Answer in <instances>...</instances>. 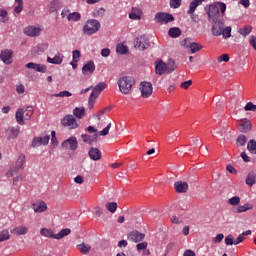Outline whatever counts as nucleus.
I'll return each mask as SVG.
<instances>
[{
  "instance_id": "1",
  "label": "nucleus",
  "mask_w": 256,
  "mask_h": 256,
  "mask_svg": "<svg viewBox=\"0 0 256 256\" xmlns=\"http://www.w3.org/2000/svg\"><path fill=\"white\" fill-rule=\"evenodd\" d=\"M135 83L136 81L133 76H123L117 80L119 91L123 95H131V91H133V86Z\"/></svg>"
},
{
  "instance_id": "2",
  "label": "nucleus",
  "mask_w": 256,
  "mask_h": 256,
  "mask_svg": "<svg viewBox=\"0 0 256 256\" xmlns=\"http://www.w3.org/2000/svg\"><path fill=\"white\" fill-rule=\"evenodd\" d=\"M175 71V60H169L168 64H165L162 60L155 62L156 75H165V73H173Z\"/></svg>"
},
{
  "instance_id": "3",
  "label": "nucleus",
  "mask_w": 256,
  "mask_h": 256,
  "mask_svg": "<svg viewBox=\"0 0 256 256\" xmlns=\"http://www.w3.org/2000/svg\"><path fill=\"white\" fill-rule=\"evenodd\" d=\"M101 29V23L97 19L87 20L86 24L82 28L84 35H95Z\"/></svg>"
},
{
  "instance_id": "4",
  "label": "nucleus",
  "mask_w": 256,
  "mask_h": 256,
  "mask_svg": "<svg viewBox=\"0 0 256 256\" xmlns=\"http://www.w3.org/2000/svg\"><path fill=\"white\" fill-rule=\"evenodd\" d=\"M150 46L149 38L145 35L137 36L134 40V47L138 49V51H145V49H149Z\"/></svg>"
},
{
  "instance_id": "5",
  "label": "nucleus",
  "mask_w": 256,
  "mask_h": 256,
  "mask_svg": "<svg viewBox=\"0 0 256 256\" xmlns=\"http://www.w3.org/2000/svg\"><path fill=\"white\" fill-rule=\"evenodd\" d=\"M154 21L161 25H167V23H173V21H175V17L172 16V14L160 12L155 15Z\"/></svg>"
},
{
  "instance_id": "6",
  "label": "nucleus",
  "mask_w": 256,
  "mask_h": 256,
  "mask_svg": "<svg viewBox=\"0 0 256 256\" xmlns=\"http://www.w3.org/2000/svg\"><path fill=\"white\" fill-rule=\"evenodd\" d=\"M205 11L208 15V21H219V17H221V12H219V7L211 4L208 8H205Z\"/></svg>"
},
{
  "instance_id": "7",
  "label": "nucleus",
  "mask_w": 256,
  "mask_h": 256,
  "mask_svg": "<svg viewBox=\"0 0 256 256\" xmlns=\"http://www.w3.org/2000/svg\"><path fill=\"white\" fill-rule=\"evenodd\" d=\"M23 165H25V154H20L15 164L10 168V177H13V175H17L20 169H24Z\"/></svg>"
},
{
  "instance_id": "8",
  "label": "nucleus",
  "mask_w": 256,
  "mask_h": 256,
  "mask_svg": "<svg viewBox=\"0 0 256 256\" xmlns=\"http://www.w3.org/2000/svg\"><path fill=\"white\" fill-rule=\"evenodd\" d=\"M212 24V35L215 37H221V34L223 33V29L225 27V22L223 20H216L210 22Z\"/></svg>"
},
{
  "instance_id": "9",
  "label": "nucleus",
  "mask_w": 256,
  "mask_h": 256,
  "mask_svg": "<svg viewBox=\"0 0 256 256\" xmlns=\"http://www.w3.org/2000/svg\"><path fill=\"white\" fill-rule=\"evenodd\" d=\"M62 147L64 149H69L70 151H77V147H79V142L77 141V137L71 136L70 138L64 140L62 142Z\"/></svg>"
},
{
  "instance_id": "10",
  "label": "nucleus",
  "mask_w": 256,
  "mask_h": 256,
  "mask_svg": "<svg viewBox=\"0 0 256 256\" xmlns=\"http://www.w3.org/2000/svg\"><path fill=\"white\" fill-rule=\"evenodd\" d=\"M61 124L63 127H68V129H77L79 127V124L77 123V120H75V117L73 115H66L62 120Z\"/></svg>"
},
{
  "instance_id": "11",
  "label": "nucleus",
  "mask_w": 256,
  "mask_h": 256,
  "mask_svg": "<svg viewBox=\"0 0 256 256\" xmlns=\"http://www.w3.org/2000/svg\"><path fill=\"white\" fill-rule=\"evenodd\" d=\"M141 96L147 99L153 95V84L151 82H141Z\"/></svg>"
},
{
  "instance_id": "12",
  "label": "nucleus",
  "mask_w": 256,
  "mask_h": 256,
  "mask_svg": "<svg viewBox=\"0 0 256 256\" xmlns=\"http://www.w3.org/2000/svg\"><path fill=\"white\" fill-rule=\"evenodd\" d=\"M0 60L5 63V65H11L13 63V50L5 49L0 52Z\"/></svg>"
},
{
  "instance_id": "13",
  "label": "nucleus",
  "mask_w": 256,
  "mask_h": 256,
  "mask_svg": "<svg viewBox=\"0 0 256 256\" xmlns=\"http://www.w3.org/2000/svg\"><path fill=\"white\" fill-rule=\"evenodd\" d=\"M236 127L240 133H249L251 131V128L253 127L251 125V121L244 119V120H238Z\"/></svg>"
},
{
  "instance_id": "14",
  "label": "nucleus",
  "mask_w": 256,
  "mask_h": 256,
  "mask_svg": "<svg viewBox=\"0 0 256 256\" xmlns=\"http://www.w3.org/2000/svg\"><path fill=\"white\" fill-rule=\"evenodd\" d=\"M105 87H107V84L104 82L98 83L95 87H92V93L90 94V97L92 99H97L99 95H101V92L105 91Z\"/></svg>"
},
{
  "instance_id": "15",
  "label": "nucleus",
  "mask_w": 256,
  "mask_h": 256,
  "mask_svg": "<svg viewBox=\"0 0 256 256\" xmlns=\"http://www.w3.org/2000/svg\"><path fill=\"white\" fill-rule=\"evenodd\" d=\"M24 34L28 37H39V35H41V28L36 26H27L24 28Z\"/></svg>"
},
{
  "instance_id": "16",
  "label": "nucleus",
  "mask_w": 256,
  "mask_h": 256,
  "mask_svg": "<svg viewBox=\"0 0 256 256\" xmlns=\"http://www.w3.org/2000/svg\"><path fill=\"white\" fill-rule=\"evenodd\" d=\"M26 69H33L38 73H47V66L45 64H37L35 62H30L25 65Z\"/></svg>"
},
{
  "instance_id": "17",
  "label": "nucleus",
  "mask_w": 256,
  "mask_h": 256,
  "mask_svg": "<svg viewBox=\"0 0 256 256\" xmlns=\"http://www.w3.org/2000/svg\"><path fill=\"white\" fill-rule=\"evenodd\" d=\"M51 137L49 135L44 137H35L32 140V147H41V145H49V140Z\"/></svg>"
},
{
  "instance_id": "18",
  "label": "nucleus",
  "mask_w": 256,
  "mask_h": 256,
  "mask_svg": "<svg viewBox=\"0 0 256 256\" xmlns=\"http://www.w3.org/2000/svg\"><path fill=\"white\" fill-rule=\"evenodd\" d=\"M95 69V62L90 60L82 67V73L83 75H92V73H95Z\"/></svg>"
},
{
  "instance_id": "19",
  "label": "nucleus",
  "mask_w": 256,
  "mask_h": 256,
  "mask_svg": "<svg viewBox=\"0 0 256 256\" xmlns=\"http://www.w3.org/2000/svg\"><path fill=\"white\" fill-rule=\"evenodd\" d=\"M128 239L129 241H133L134 243H139L140 241H143V239H145V234L134 230L128 235Z\"/></svg>"
},
{
  "instance_id": "20",
  "label": "nucleus",
  "mask_w": 256,
  "mask_h": 256,
  "mask_svg": "<svg viewBox=\"0 0 256 256\" xmlns=\"http://www.w3.org/2000/svg\"><path fill=\"white\" fill-rule=\"evenodd\" d=\"M88 155L90 159H92V161H101V157H102L101 150H99L96 147H91L88 152Z\"/></svg>"
},
{
  "instance_id": "21",
  "label": "nucleus",
  "mask_w": 256,
  "mask_h": 256,
  "mask_svg": "<svg viewBox=\"0 0 256 256\" xmlns=\"http://www.w3.org/2000/svg\"><path fill=\"white\" fill-rule=\"evenodd\" d=\"M174 189L177 193H187L189 184H187V182L178 181L174 183Z\"/></svg>"
},
{
  "instance_id": "22",
  "label": "nucleus",
  "mask_w": 256,
  "mask_h": 256,
  "mask_svg": "<svg viewBox=\"0 0 256 256\" xmlns=\"http://www.w3.org/2000/svg\"><path fill=\"white\" fill-rule=\"evenodd\" d=\"M141 15H143L141 8L132 7L131 13L129 14V19H132L133 21H139V19H141Z\"/></svg>"
},
{
  "instance_id": "23",
  "label": "nucleus",
  "mask_w": 256,
  "mask_h": 256,
  "mask_svg": "<svg viewBox=\"0 0 256 256\" xmlns=\"http://www.w3.org/2000/svg\"><path fill=\"white\" fill-rule=\"evenodd\" d=\"M62 4L59 0H53L48 4L49 13H57L61 9Z\"/></svg>"
},
{
  "instance_id": "24",
  "label": "nucleus",
  "mask_w": 256,
  "mask_h": 256,
  "mask_svg": "<svg viewBox=\"0 0 256 256\" xmlns=\"http://www.w3.org/2000/svg\"><path fill=\"white\" fill-rule=\"evenodd\" d=\"M253 207V204L246 203L244 205L238 206L237 208H234L233 213H247V211H251Z\"/></svg>"
},
{
  "instance_id": "25",
  "label": "nucleus",
  "mask_w": 256,
  "mask_h": 256,
  "mask_svg": "<svg viewBox=\"0 0 256 256\" xmlns=\"http://www.w3.org/2000/svg\"><path fill=\"white\" fill-rule=\"evenodd\" d=\"M13 235H27L29 233V228L26 226H18L10 230Z\"/></svg>"
},
{
  "instance_id": "26",
  "label": "nucleus",
  "mask_w": 256,
  "mask_h": 256,
  "mask_svg": "<svg viewBox=\"0 0 256 256\" xmlns=\"http://www.w3.org/2000/svg\"><path fill=\"white\" fill-rule=\"evenodd\" d=\"M63 59H65L63 54H57L54 56V58L48 57L47 62L51 63L52 65H61V63H63Z\"/></svg>"
},
{
  "instance_id": "27",
  "label": "nucleus",
  "mask_w": 256,
  "mask_h": 256,
  "mask_svg": "<svg viewBox=\"0 0 256 256\" xmlns=\"http://www.w3.org/2000/svg\"><path fill=\"white\" fill-rule=\"evenodd\" d=\"M32 209L35 213H43L47 211V204L45 202L34 203Z\"/></svg>"
},
{
  "instance_id": "28",
  "label": "nucleus",
  "mask_w": 256,
  "mask_h": 256,
  "mask_svg": "<svg viewBox=\"0 0 256 256\" xmlns=\"http://www.w3.org/2000/svg\"><path fill=\"white\" fill-rule=\"evenodd\" d=\"M25 110L23 108H19L16 111L15 117H16V121L18 123V125H25Z\"/></svg>"
},
{
  "instance_id": "29",
  "label": "nucleus",
  "mask_w": 256,
  "mask_h": 256,
  "mask_svg": "<svg viewBox=\"0 0 256 256\" xmlns=\"http://www.w3.org/2000/svg\"><path fill=\"white\" fill-rule=\"evenodd\" d=\"M81 137L84 143H88V145H92L93 141H97V137H99V134L95 133L93 136L82 134Z\"/></svg>"
},
{
  "instance_id": "30",
  "label": "nucleus",
  "mask_w": 256,
  "mask_h": 256,
  "mask_svg": "<svg viewBox=\"0 0 256 256\" xmlns=\"http://www.w3.org/2000/svg\"><path fill=\"white\" fill-rule=\"evenodd\" d=\"M199 5H203V2L201 0H193L190 3L189 10H188V15H193L195 13L196 9L199 7Z\"/></svg>"
},
{
  "instance_id": "31",
  "label": "nucleus",
  "mask_w": 256,
  "mask_h": 256,
  "mask_svg": "<svg viewBox=\"0 0 256 256\" xmlns=\"http://www.w3.org/2000/svg\"><path fill=\"white\" fill-rule=\"evenodd\" d=\"M181 33H182V31H181V28H179V27L170 28L168 31V35L172 39H177V37H181Z\"/></svg>"
},
{
  "instance_id": "32",
  "label": "nucleus",
  "mask_w": 256,
  "mask_h": 256,
  "mask_svg": "<svg viewBox=\"0 0 256 256\" xmlns=\"http://www.w3.org/2000/svg\"><path fill=\"white\" fill-rule=\"evenodd\" d=\"M77 249L80 251V253H82V255H87L89 251H91V245L82 242L81 244L77 245Z\"/></svg>"
},
{
  "instance_id": "33",
  "label": "nucleus",
  "mask_w": 256,
  "mask_h": 256,
  "mask_svg": "<svg viewBox=\"0 0 256 256\" xmlns=\"http://www.w3.org/2000/svg\"><path fill=\"white\" fill-rule=\"evenodd\" d=\"M116 53L118 55H127L129 53V48L125 44H117Z\"/></svg>"
},
{
  "instance_id": "34",
  "label": "nucleus",
  "mask_w": 256,
  "mask_h": 256,
  "mask_svg": "<svg viewBox=\"0 0 256 256\" xmlns=\"http://www.w3.org/2000/svg\"><path fill=\"white\" fill-rule=\"evenodd\" d=\"M73 115L77 117V119H83L85 117V107H76L73 110Z\"/></svg>"
},
{
  "instance_id": "35",
  "label": "nucleus",
  "mask_w": 256,
  "mask_h": 256,
  "mask_svg": "<svg viewBox=\"0 0 256 256\" xmlns=\"http://www.w3.org/2000/svg\"><path fill=\"white\" fill-rule=\"evenodd\" d=\"M40 235H42V237H48L49 239H55V234H53V230L51 229L42 228Z\"/></svg>"
},
{
  "instance_id": "36",
  "label": "nucleus",
  "mask_w": 256,
  "mask_h": 256,
  "mask_svg": "<svg viewBox=\"0 0 256 256\" xmlns=\"http://www.w3.org/2000/svg\"><path fill=\"white\" fill-rule=\"evenodd\" d=\"M67 235H71V229L69 228L62 229L58 234H55L54 239H63Z\"/></svg>"
},
{
  "instance_id": "37",
  "label": "nucleus",
  "mask_w": 256,
  "mask_h": 256,
  "mask_svg": "<svg viewBox=\"0 0 256 256\" xmlns=\"http://www.w3.org/2000/svg\"><path fill=\"white\" fill-rule=\"evenodd\" d=\"M201 49H203V45H201L200 43H197V42H192V44L190 46V51H191L192 55H194V53H199V51H201Z\"/></svg>"
},
{
  "instance_id": "38",
  "label": "nucleus",
  "mask_w": 256,
  "mask_h": 256,
  "mask_svg": "<svg viewBox=\"0 0 256 256\" xmlns=\"http://www.w3.org/2000/svg\"><path fill=\"white\" fill-rule=\"evenodd\" d=\"M247 149L252 155H256V141L250 140L247 144Z\"/></svg>"
},
{
  "instance_id": "39",
  "label": "nucleus",
  "mask_w": 256,
  "mask_h": 256,
  "mask_svg": "<svg viewBox=\"0 0 256 256\" xmlns=\"http://www.w3.org/2000/svg\"><path fill=\"white\" fill-rule=\"evenodd\" d=\"M11 239V235L9 234V230L4 229L0 232V243L3 241H9Z\"/></svg>"
},
{
  "instance_id": "40",
  "label": "nucleus",
  "mask_w": 256,
  "mask_h": 256,
  "mask_svg": "<svg viewBox=\"0 0 256 256\" xmlns=\"http://www.w3.org/2000/svg\"><path fill=\"white\" fill-rule=\"evenodd\" d=\"M256 183V176L253 173H249L246 178V185H249L250 187H253Z\"/></svg>"
},
{
  "instance_id": "41",
  "label": "nucleus",
  "mask_w": 256,
  "mask_h": 256,
  "mask_svg": "<svg viewBox=\"0 0 256 256\" xmlns=\"http://www.w3.org/2000/svg\"><path fill=\"white\" fill-rule=\"evenodd\" d=\"M253 27L251 26H244L243 28L238 30V33H240V35H242L243 37H247V35H249L252 31Z\"/></svg>"
},
{
  "instance_id": "42",
  "label": "nucleus",
  "mask_w": 256,
  "mask_h": 256,
  "mask_svg": "<svg viewBox=\"0 0 256 256\" xmlns=\"http://www.w3.org/2000/svg\"><path fill=\"white\" fill-rule=\"evenodd\" d=\"M68 21H81V14L79 12H70L68 16Z\"/></svg>"
},
{
  "instance_id": "43",
  "label": "nucleus",
  "mask_w": 256,
  "mask_h": 256,
  "mask_svg": "<svg viewBox=\"0 0 256 256\" xmlns=\"http://www.w3.org/2000/svg\"><path fill=\"white\" fill-rule=\"evenodd\" d=\"M32 116H33V108L31 106L26 107L24 110V119L26 121H29V119H31Z\"/></svg>"
},
{
  "instance_id": "44",
  "label": "nucleus",
  "mask_w": 256,
  "mask_h": 256,
  "mask_svg": "<svg viewBox=\"0 0 256 256\" xmlns=\"http://www.w3.org/2000/svg\"><path fill=\"white\" fill-rule=\"evenodd\" d=\"M107 211H109L110 213H115V211H117V203L116 202H108L105 205Z\"/></svg>"
},
{
  "instance_id": "45",
  "label": "nucleus",
  "mask_w": 256,
  "mask_h": 256,
  "mask_svg": "<svg viewBox=\"0 0 256 256\" xmlns=\"http://www.w3.org/2000/svg\"><path fill=\"white\" fill-rule=\"evenodd\" d=\"M247 143V137L245 135H239L236 140L238 147H243Z\"/></svg>"
},
{
  "instance_id": "46",
  "label": "nucleus",
  "mask_w": 256,
  "mask_h": 256,
  "mask_svg": "<svg viewBox=\"0 0 256 256\" xmlns=\"http://www.w3.org/2000/svg\"><path fill=\"white\" fill-rule=\"evenodd\" d=\"M221 35L224 39H229L231 37V26L224 27Z\"/></svg>"
},
{
  "instance_id": "47",
  "label": "nucleus",
  "mask_w": 256,
  "mask_h": 256,
  "mask_svg": "<svg viewBox=\"0 0 256 256\" xmlns=\"http://www.w3.org/2000/svg\"><path fill=\"white\" fill-rule=\"evenodd\" d=\"M228 203L229 205L236 207V205H239V203H241V198L239 196H234L228 200Z\"/></svg>"
},
{
  "instance_id": "48",
  "label": "nucleus",
  "mask_w": 256,
  "mask_h": 256,
  "mask_svg": "<svg viewBox=\"0 0 256 256\" xmlns=\"http://www.w3.org/2000/svg\"><path fill=\"white\" fill-rule=\"evenodd\" d=\"M73 94L67 90L61 91L57 94H53L52 97H72Z\"/></svg>"
},
{
  "instance_id": "49",
  "label": "nucleus",
  "mask_w": 256,
  "mask_h": 256,
  "mask_svg": "<svg viewBox=\"0 0 256 256\" xmlns=\"http://www.w3.org/2000/svg\"><path fill=\"white\" fill-rule=\"evenodd\" d=\"M20 131H21V128H20L19 126L12 127V128L10 129V133H11L13 139L19 137Z\"/></svg>"
},
{
  "instance_id": "50",
  "label": "nucleus",
  "mask_w": 256,
  "mask_h": 256,
  "mask_svg": "<svg viewBox=\"0 0 256 256\" xmlns=\"http://www.w3.org/2000/svg\"><path fill=\"white\" fill-rule=\"evenodd\" d=\"M192 44H193V41H191L190 38H185L181 42V46L185 47V49H190Z\"/></svg>"
},
{
  "instance_id": "51",
  "label": "nucleus",
  "mask_w": 256,
  "mask_h": 256,
  "mask_svg": "<svg viewBox=\"0 0 256 256\" xmlns=\"http://www.w3.org/2000/svg\"><path fill=\"white\" fill-rule=\"evenodd\" d=\"M215 6L218 7V11H220L222 15H224L225 11H227V5H225L223 2H217Z\"/></svg>"
},
{
  "instance_id": "52",
  "label": "nucleus",
  "mask_w": 256,
  "mask_h": 256,
  "mask_svg": "<svg viewBox=\"0 0 256 256\" xmlns=\"http://www.w3.org/2000/svg\"><path fill=\"white\" fill-rule=\"evenodd\" d=\"M72 59L74 63H79V59H81V52L79 50H74L72 52Z\"/></svg>"
},
{
  "instance_id": "53",
  "label": "nucleus",
  "mask_w": 256,
  "mask_h": 256,
  "mask_svg": "<svg viewBox=\"0 0 256 256\" xmlns=\"http://www.w3.org/2000/svg\"><path fill=\"white\" fill-rule=\"evenodd\" d=\"M109 111H111V108H104V109L100 110L98 112V114L96 115L98 121H101L102 117L105 116V113H109Z\"/></svg>"
},
{
  "instance_id": "54",
  "label": "nucleus",
  "mask_w": 256,
  "mask_h": 256,
  "mask_svg": "<svg viewBox=\"0 0 256 256\" xmlns=\"http://www.w3.org/2000/svg\"><path fill=\"white\" fill-rule=\"evenodd\" d=\"M171 9H179L181 7V0H170Z\"/></svg>"
},
{
  "instance_id": "55",
  "label": "nucleus",
  "mask_w": 256,
  "mask_h": 256,
  "mask_svg": "<svg viewBox=\"0 0 256 256\" xmlns=\"http://www.w3.org/2000/svg\"><path fill=\"white\" fill-rule=\"evenodd\" d=\"M218 63H229V54H222L217 58Z\"/></svg>"
},
{
  "instance_id": "56",
  "label": "nucleus",
  "mask_w": 256,
  "mask_h": 256,
  "mask_svg": "<svg viewBox=\"0 0 256 256\" xmlns=\"http://www.w3.org/2000/svg\"><path fill=\"white\" fill-rule=\"evenodd\" d=\"M245 111H253L256 112V105L253 104V102H248L245 107H244Z\"/></svg>"
},
{
  "instance_id": "57",
  "label": "nucleus",
  "mask_w": 256,
  "mask_h": 256,
  "mask_svg": "<svg viewBox=\"0 0 256 256\" xmlns=\"http://www.w3.org/2000/svg\"><path fill=\"white\" fill-rule=\"evenodd\" d=\"M110 129H111V123H108V125L102 131L99 132V135L101 137H105L106 135H109Z\"/></svg>"
},
{
  "instance_id": "58",
  "label": "nucleus",
  "mask_w": 256,
  "mask_h": 256,
  "mask_svg": "<svg viewBox=\"0 0 256 256\" xmlns=\"http://www.w3.org/2000/svg\"><path fill=\"white\" fill-rule=\"evenodd\" d=\"M69 15H71V10L64 8L61 12L62 19H67V21H69Z\"/></svg>"
},
{
  "instance_id": "59",
  "label": "nucleus",
  "mask_w": 256,
  "mask_h": 256,
  "mask_svg": "<svg viewBox=\"0 0 256 256\" xmlns=\"http://www.w3.org/2000/svg\"><path fill=\"white\" fill-rule=\"evenodd\" d=\"M225 245H235V240L233 239V235H228L225 237Z\"/></svg>"
},
{
  "instance_id": "60",
  "label": "nucleus",
  "mask_w": 256,
  "mask_h": 256,
  "mask_svg": "<svg viewBox=\"0 0 256 256\" xmlns=\"http://www.w3.org/2000/svg\"><path fill=\"white\" fill-rule=\"evenodd\" d=\"M16 93H18V95H23V93H25V85H23V84L17 85Z\"/></svg>"
},
{
  "instance_id": "61",
  "label": "nucleus",
  "mask_w": 256,
  "mask_h": 256,
  "mask_svg": "<svg viewBox=\"0 0 256 256\" xmlns=\"http://www.w3.org/2000/svg\"><path fill=\"white\" fill-rule=\"evenodd\" d=\"M191 85H193V81H192V80H187V81H185V82H182V83L180 84V87H181L182 89H187L188 87H191Z\"/></svg>"
},
{
  "instance_id": "62",
  "label": "nucleus",
  "mask_w": 256,
  "mask_h": 256,
  "mask_svg": "<svg viewBox=\"0 0 256 256\" xmlns=\"http://www.w3.org/2000/svg\"><path fill=\"white\" fill-rule=\"evenodd\" d=\"M147 245H148L147 242L138 243L136 245V249L138 251H144V249H147Z\"/></svg>"
},
{
  "instance_id": "63",
  "label": "nucleus",
  "mask_w": 256,
  "mask_h": 256,
  "mask_svg": "<svg viewBox=\"0 0 256 256\" xmlns=\"http://www.w3.org/2000/svg\"><path fill=\"white\" fill-rule=\"evenodd\" d=\"M116 256H135L133 250H127L126 252L118 253Z\"/></svg>"
},
{
  "instance_id": "64",
  "label": "nucleus",
  "mask_w": 256,
  "mask_h": 256,
  "mask_svg": "<svg viewBox=\"0 0 256 256\" xmlns=\"http://www.w3.org/2000/svg\"><path fill=\"white\" fill-rule=\"evenodd\" d=\"M249 43H250V45L253 46V49H255V51H256V37L255 36H251Z\"/></svg>"
}]
</instances>
